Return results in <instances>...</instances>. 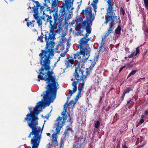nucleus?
<instances>
[{
    "label": "nucleus",
    "instance_id": "obj_1",
    "mask_svg": "<svg viewBox=\"0 0 148 148\" xmlns=\"http://www.w3.org/2000/svg\"><path fill=\"white\" fill-rule=\"evenodd\" d=\"M38 81H40V79H43L46 81L47 85L46 87L47 89L45 92L41 95L43 99L41 101L38 102L37 105L34 108L33 111L30 112L29 114H27L26 117L24 121L27 120L28 125L31 129V132L28 137L30 138L31 135L34 136L31 139V144L32 148H38L41 138L44 125L42 128L38 126L37 115L39 113L38 110L42 104H46L49 103V104L52 102L56 97V92L59 88V86L57 82V80L56 78H38Z\"/></svg>",
    "mask_w": 148,
    "mask_h": 148
},
{
    "label": "nucleus",
    "instance_id": "obj_2",
    "mask_svg": "<svg viewBox=\"0 0 148 148\" xmlns=\"http://www.w3.org/2000/svg\"><path fill=\"white\" fill-rule=\"evenodd\" d=\"M65 3H63L61 9L58 15V5L56 2H53L52 4L51 8L53 9L51 12H55L53 14V18H71L72 16V12L69 10L72 6L73 2L67 0L65 1Z\"/></svg>",
    "mask_w": 148,
    "mask_h": 148
},
{
    "label": "nucleus",
    "instance_id": "obj_3",
    "mask_svg": "<svg viewBox=\"0 0 148 148\" xmlns=\"http://www.w3.org/2000/svg\"><path fill=\"white\" fill-rule=\"evenodd\" d=\"M90 40L89 38L86 39V38H82L80 39L78 46L80 51L74 55L75 59H78L79 62L88 59L90 55V51L87 43Z\"/></svg>",
    "mask_w": 148,
    "mask_h": 148
},
{
    "label": "nucleus",
    "instance_id": "obj_4",
    "mask_svg": "<svg viewBox=\"0 0 148 148\" xmlns=\"http://www.w3.org/2000/svg\"><path fill=\"white\" fill-rule=\"evenodd\" d=\"M68 107V105L65 104L64 105V109L62 112V115L63 118V121H62V118L59 117L58 118L57 121L58 123L56 124L54 126V128L56 129L55 132L53 133L52 136V140L54 141H56L57 140V134L59 133L61 128L63 126V124L65 123V120H67V118L69 119V120L67 121L69 122V124H71L72 122V118L70 116L69 114L67 112V110Z\"/></svg>",
    "mask_w": 148,
    "mask_h": 148
},
{
    "label": "nucleus",
    "instance_id": "obj_5",
    "mask_svg": "<svg viewBox=\"0 0 148 148\" xmlns=\"http://www.w3.org/2000/svg\"><path fill=\"white\" fill-rule=\"evenodd\" d=\"M75 67V71L74 73V76L77 81H82L84 79L89 75L88 70L85 68L78 66L76 67V65H74Z\"/></svg>",
    "mask_w": 148,
    "mask_h": 148
},
{
    "label": "nucleus",
    "instance_id": "obj_6",
    "mask_svg": "<svg viewBox=\"0 0 148 148\" xmlns=\"http://www.w3.org/2000/svg\"><path fill=\"white\" fill-rule=\"evenodd\" d=\"M84 79H82V81H73V79L72 81H73V82L72 83V85L73 87V90H70L69 92V94L70 96H72V95L77 90V84L79 82H80V88L79 89V91L78 92L77 95L76 96L75 99V100H77L79 98L81 97V92L83 90V89L84 86Z\"/></svg>",
    "mask_w": 148,
    "mask_h": 148
},
{
    "label": "nucleus",
    "instance_id": "obj_7",
    "mask_svg": "<svg viewBox=\"0 0 148 148\" xmlns=\"http://www.w3.org/2000/svg\"><path fill=\"white\" fill-rule=\"evenodd\" d=\"M82 19H76V20L75 19V21H76V28L78 30H79L81 28L85 29V28H86V29L87 33L85 35V37L84 38H86L87 39V38L88 36L89 35V34L91 32V28L89 25V22H90V21H89L88 20V19H87L82 22L81 25H80L79 23L78 24V23L77 22V21H79V20L80 21V22H81L82 21Z\"/></svg>",
    "mask_w": 148,
    "mask_h": 148
},
{
    "label": "nucleus",
    "instance_id": "obj_8",
    "mask_svg": "<svg viewBox=\"0 0 148 148\" xmlns=\"http://www.w3.org/2000/svg\"><path fill=\"white\" fill-rule=\"evenodd\" d=\"M92 8L91 7H88L86 8L85 10H83L81 12V14L84 17H86V18H95L94 14H92Z\"/></svg>",
    "mask_w": 148,
    "mask_h": 148
},
{
    "label": "nucleus",
    "instance_id": "obj_9",
    "mask_svg": "<svg viewBox=\"0 0 148 148\" xmlns=\"http://www.w3.org/2000/svg\"><path fill=\"white\" fill-rule=\"evenodd\" d=\"M107 16L106 18H115L117 17L114 13V10L113 9H107Z\"/></svg>",
    "mask_w": 148,
    "mask_h": 148
},
{
    "label": "nucleus",
    "instance_id": "obj_10",
    "mask_svg": "<svg viewBox=\"0 0 148 148\" xmlns=\"http://www.w3.org/2000/svg\"><path fill=\"white\" fill-rule=\"evenodd\" d=\"M32 8L33 9V16L34 18H45L43 16L42 17L39 15L40 14L38 12V8H36L35 5Z\"/></svg>",
    "mask_w": 148,
    "mask_h": 148
},
{
    "label": "nucleus",
    "instance_id": "obj_11",
    "mask_svg": "<svg viewBox=\"0 0 148 148\" xmlns=\"http://www.w3.org/2000/svg\"><path fill=\"white\" fill-rule=\"evenodd\" d=\"M114 19H107V20L104 22L105 24L107 23L109 24V27L108 28H110L112 29V28L114 26Z\"/></svg>",
    "mask_w": 148,
    "mask_h": 148
},
{
    "label": "nucleus",
    "instance_id": "obj_12",
    "mask_svg": "<svg viewBox=\"0 0 148 148\" xmlns=\"http://www.w3.org/2000/svg\"><path fill=\"white\" fill-rule=\"evenodd\" d=\"M98 2V0H94L91 3V5H92L93 9V10L95 13L97 12L96 10L97 8V4Z\"/></svg>",
    "mask_w": 148,
    "mask_h": 148
},
{
    "label": "nucleus",
    "instance_id": "obj_13",
    "mask_svg": "<svg viewBox=\"0 0 148 148\" xmlns=\"http://www.w3.org/2000/svg\"><path fill=\"white\" fill-rule=\"evenodd\" d=\"M74 63V61L73 59H69L67 60H66L65 62V64L66 66L67 67H70L72 64H73Z\"/></svg>",
    "mask_w": 148,
    "mask_h": 148
},
{
    "label": "nucleus",
    "instance_id": "obj_14",
    "mask_svg": "<svg viewBox=\"0 0 148 148\" xmlns=\"http://www.w3.org/2000/svg\"><path fill=\"white\" fill-rule=\"evenodd\" d=\"M139 48L137 47L136 49V52L135 53L134 52H133L131 53V54H130L127 58H131L133 57L134 55L136 56V55L139 52Z\"/></svg>",
    "mask_w": 148,
    "mask_h": 148
},
{
    "label": "nucleus",
    "instance_id": "obj_15",
    "mask_svg": "<svg viewBox=\"0 0 148 148\" xmlns=\"http://www.w3.org/2000/svg\"><path fill=\"white\" fill-rule=\"evenodd\" d=\"M45 2V3H43V5L41 6L40 7V12L41 13L42 12V11L43 12V13L44 14V11H43L45 7L47 8V3H49L48 2Z\"/></svg>",
    "mask_w": 148,
    "mask_h": 148
},
{
    "label": "nucleus",
    "instance_id": "obj_16",
    "mask_svg": "<svg viewBox=\"0 0 148 148\" xmlns=\"http://www.w3.org/2000/svg\"><path fill=\"white\" fill-rule=\"evenodd\" d=\"M66 41V39L63 36H62V38L60 39V42L61 43H65Z\"/></svg>",
    "mask_w": 148,
    "mask_h": 148
},
{
    "label": "nucleus",
    "instance_id": "obj_17",
    "mask_svg": "<svg viewBox=\"0 0 148 148\" xmlns=\"http://www.w3.org/2000/svg\"><path fill=\"white\" fill-rule=\"evenodd\" d=\"M121 30V28L120 26H118L117 28L115 30V33L117 34H120V32Z\"/></svg>",
    "mask_w": 148,
    "mask_h": 148
},
{
    "label": "nucleus",
    "instance_id": "obj_18",
    "mask_svg": "<svg viewBox=\"0 0 148 148\" xmlns=\"http://www.w3.org/2000/svg\"><path fill=\"white\" fill-rule=\"evenodd\" d=\"M112 30V29H110V28H108L107 29V31L105 32L104 36L106 37L108 36L109 35V34L111 33Z\"/></svg>",
    "mask_w": 148,
    "mask_h": 148
},
{
    "label": "nucleus",
    "instance_id": "obj_19",
    "mask_svg": "<svg viewBox=\"0 0 148 148\" xmlns=\"http://www.w3.org/2000/svg\"><path fill=\"white\" fill-rule=\"evenodd\" d=\"M145 8L148 11V0H143Z\"/></svg>",
    "mask_w": 148,
    "mask_h": 148
},
{
    "label": "nucleus",
    "instance_id": "obj_20",
    "mask_svg": "<svg viewBox=\"0 0 148 148\" xmlns=\"http://www.w3.org/2000/svg\"><path fill=\"white\" fill-rule=\"evenodd\" d=\"M33 2L36 4V5H35L36 8H38L40 7V4L39 3L38 1H36L34 0H33Z\"/></svg>",
    "mask_w": 148,
    "mask_h": 148
},
{
    "label": "nucleus",
    "instance_id": "obj_21",
    "mask_svg": "<svg viewBox=\"0 0 148 148\" xmlns=\"http://www.w3.org/2000/svg\"><path fill=\"white\" fill-rule=\"evenodd\" d=\"M136 70H134L132 71L130 73L129 75H128L127 78H128L129 77L131 76V75H134L137 71Z\"/></svg>",
    "mask_w": 148,
    "mask_h": 148
},
{
    "label": "nucleus",
    "instance_id": "obj_22",
    "mask_svg": "<svg viewBox=\"0 0 148 148\" xmlns=\"http://www.w3.org/2000/svg\"><path fill=\"white\" fill-rule=\"evenodd\" d=\"M132 89L131 88H127L124 91L123 94L124 95L128 93Z\"/></svg>",
    "mask_w": 148,
    "mask_h": 148
},
{
    "label": "nucleus",
    "instance_id": "obj_23",
    "mask_svg": "<svg viewBox=\"0 0 148 148\" xmlns=\"http://www.w3.org/2000/svg\"><path fill=\"white\" fill-rule=\"evenodd\" d=\"M37 23L38 24L39 26H41L42 22L41 19H37Z\"/></svg>",
    "mask_w": 148,
    "mask_h": 148
},
{
    "label": "nucleus",
    "instance_id": "obj_24",
    "mask_svg": "<svg viewBox=\"0 0 148 148\" xmlns=\"http://www.w3.org/2000/svg\"><path fill=\"white\" fill-rule=\"evenodd\" d=\"M100 123L98 121H96L95 123V127L96 128H98L99 126Z\"/></svg>",
    "mask_w": 148,
    "mask_h": 148
},
{
    "label": "nucleus",
    "instance_id": "obj_25",
    "mask_svg": "<svg viewBox=\"0 0 148 148\" xmlns=\"http://www.w3.org/2000/svg\"><path fill=\"white\" fill-rule=\"evenodd\" d=\"M120 14H122L123 16L125 14V12L122 7H121L120 8Z\"/></svg>",
    "mask_w": 148,
    "mask_h": 148
},
{
    "label": "nucleus",
    "instance_id": "obj_26",
    "mask_svg": "<svg viewBox=\"0 0 148 148\" xmlns=\"http://www.w3.org/2000/svg\"><path fill=\"white\" fill-rule=\"evenodd\" d=\"M43 36H38V38L37 40L38 41H39L40 42H43V41L42 40L43 38Z\"/></svg>",
    "mask_w": 148,
    "mask_h": 148
},
{
    "label": "nucleus",
    "instance_id": "obj_27",
    "mask_svg": "<svg viewBox=\"0 0 148 148\" xmlns=\"http://www.w3.org/2000/svg\"><path fill=\"white\" fill-rule=\"evenodd\" d=\"M34 22V21H32V22H27V25L29 27V26L31 25L32 24V22Z\"/></svg>",
    "mask_w": 148,
    "mask_h": 148
},
{
    "label": "nucleus",
    "instance_id": "obj_28",
    "mask_svg": "<svg viewBox=\"0 0 148 148\" xmlns=\"http://www.w3.org/2000/svg\"><path fill=\"white\" fill-rule=\"evenodd\" d=\"M66 53V52H64L63 53H61L60 54L61 57H64L65 56Z\"/></svg>",
    "mask_w": 148,
    "mask_h": 148
},
{
    "label": "nucleus",
    "instance_id": "obj_29",
    "mask_svg": "<svg viewBox=\"0 0 148 148\" xmlns=\"http://www.w3.org/2000/svg\"><path fill=\"white\" fill-rule=\"evenodd\" d=\"M47 11H50V13H51V10H50V7H48L47 6Z\"/></svg>",
    "mask_w": 148,
    "mask_h": 148
},
{
    "label": "nucleus",
    "instance_id": "obj_30",
    "mask_svg": "<svg viewBox=\"0 0 148 148\" xmlns=\"http://www.w3.org/2000/svg\"><path fill=\"white\" fill-rule=\"evenodd\" d=\"M70 129V127L69 125H68L66 127V130L67 131H68Z\"/></svg>",
    "mask_w": 148,
    "mask_h": 148
},
{
    "label": "nucleus",
    "instance_id": "obj_31",
    "mask_svg": "<svg viewBox=\"0 0 148 148\" xmlns=\"http://www.w3.org/2000/svg\"><path fill=\"white\" fill-rule=\"evenodd\" d=\"M144 121V120L143 119H141L139 121V123H143Z\"/></svg>",
    "mask_w": 148,
    "mask_h": 148
},
{
    "label": "nucleus",
    "instance_id": "obj_32",
    "mask_svg": "<svg viewBox=\"0 0 148 148\" xmlns=\"http://www.w3.org/2000/svg\"><path fill=\"white\" fill-rule=\"evenodd\" d=\"M58 28L60 30V29L61 27V23H60L58 25Z\"/></svg>",
    "mask_w": 148,
    "mask_h": 148
},
{
    "label": "nucleus",
    "instance_id": "obj_33",
    "mask_svg": "<svg viewBox=\"0 0 148 148\" xmlns=\"http://www.w3.org/2000/svg\"><path fill=\"white\" fill-rule=\"evenodd\" d=\"M125 67V66H123V67H121L120 68L119 71V72H120L122 70V69H123Z\"/></svg>",
    "mask_w": 148,
    "mask_h": 148
},
{
    "label": "nucleus",
    "instance_id": "obj_34",
    "mask_svg": "<svg viewBox=\"0 0 148 148\" xmlns=\"http://www.w3.org/2000/svg\"><path fill=\"white\" fill-rule=\"evenodd\" d=\"M45 2H48L49 3L50 2V0H44Z\"/></svg>",
    "mask_w": 148,
    "mask_h": 148
},
{
    "label": "nucleus",
    "instance_id": "obj_35",
    "mask_svg": "<svg viewBox=\"0 0 148 148\" xmlns=\"http://www.w3.org/2000/svg\"><path fill=\"white\" fill-rule=\"evenodd\" d=\"M47 136H50L51 135L50 134V133H47Z\"/></svg>",
    "mask_w": 148,
    "mask_h": 148
},
{
    "label": "nucleus",
    "instance_id": "obj_36",
    "mask_svg": "<svg viewBox=\"0 0 148 148\" xmlns=\"http://www.w3.org/2000/svg\"><path fill=\"white\" fill-rule=\"evenodd\" d=\"M145 113L146 114H148V111H147V110L145 112Z\"/></svg>",
    "mask_w": 148,
    "mask_h": 148
},
{
    "label": "nucleus",
    "instance_id": "obj_37",
    "mask_svg": "<svg viewBox=\"0 0 148 148\" xmlns=\"http://www.w3.org/2000/svg\"><path fill=\"white\" fill-rule=\"evenodd\" d=\"M123 148H127V147H126L125 145L123 146Z\"/></svg>",
    "mask_w": 148,
    "mask_h": 148
},
{
    "label": "nucleus",
    "instance_id": "obj_38",
    "mask_svg": "<svg viewBox=\"0 0 148 148\" xmlns=\"http://www.w3.org/2000/svg\"><path fill=\"white\" fill-rule=\"evenodd\" d=\"M144 117V115H142L141 116V118L143 119Z\"/></svg>",
    "mask_w": 148,
    "mask_h": 148
},
{
    "label": "nucleus",
    "instance_id": "obj_39",
    "mask_svg": "<svg viewBox=\"0 0 148 148\" xmlns=\"http://www.w3.org/2000/svg\"><path fill=\"white\" fill-rule=\"evenodd\" d=\"M57 62H56L54 64V67L55 66H56V64H57Z\"/></svg>",
    "mask_w": 148,
    "mask_h": 148
},
{
    "label": "nucleus",
    "instance_id": "obj_40",
    "mask_svg": "<svg viewBox=\"0 0 148 148\" xmlns=\"http://www.w3.org/2000/svg\"><path fill=\"white\" fill-rule=\"evenodd\" d=\"M60 61V60H59V59H58L57 60V61L56 62H58V61Z\"/></svg>",
    "mask_w": 148,
    "mask_h": 148
},
{
    "label": "nucleus",
    "instance_id": "obj_41",
    "mask_svg": "<svg viewBox=\"0 0 148 148\" xmlns=\"http://www.w3.org/2000/svg\"><path fill=\"white\" fill-rule=\"evenodd\" d=\"M27 20H28V19H25V21H27Z\"/></svg>",
    "mask_w": 148,
    "mask_h": 148
},
{
    "label": "nucleus",
    "instance_id": "obj_42",
    "mask_svg": "<svg viewBox=\"0 0 148 148\" xmlns=\"http://www.w3.org/2000/svg\"><path fill=\"white\" fill-rule=\"evenodd\" d=\"M51 18V17L50 16L49 18Z\"/></svg>",
    "mask_w": 148,
    "mask_h": 148
},
{
    "label": "nucleus",
    "instance_id": "obj_43",
    "mask_svg": "<svg viewBox=\"0 0 148 148\" xmlns=\"http://www.w3.org/2000/svg\"><path fill=\"white\" fill-rule=\"evenodd\" d=\"M81 18V19H82V17H78V18Z\"/></svg>",
    "mask_w": 148,
    "mask_h": 148
},
{
    "label": "nucleus",
    "instance_id": "obj_44",
    "mask_svg": "<svg viewBox=\"0 0 148 148\" xmlns=\"http://www.w3.org/2000/svg\"><path fill=\"white\" fill-rule=\"evenodd\" d=\"M60 58H61V56H60V57H59L58 58V59H59V60H60Z\"/></svg>",
    "mask_w": 148,
    "mask_h": 148
},
{
    "label": "nucleus",
    "instance_id": "obj_45",
    "mask_svg": "<svg viewBox=\"0 0 148 148\" xmlns=\"http://www.w3.org/2000/svg\"><path fill=\"white\" fill-rule=\"evenodd\" d=\"M29 8H30V9H31V7L29 6Z\"/></svg>",
    "mask_w": 148,
    "mask_h": 148
},
{
    "label": "nucleus",
    "instance_id": "obj_46",
    "mask_svg": "<svg viewBox=\"0 0 148 148\" xmlns=\"http://www.w3.org/2000/svg\"><path fill=\"white\" fill-rule=\"evenodd\" d=\"M139 140V138H138L137 139V140Z\"/></svg>",
    "mask_w": 148,
    "mask_h": 148
},
{
    "label": "nucleus",
    "instance_id": "obj_47",
    "mask_svg": "<svg viewBox=\"0 0 148 148\" xmlns=\"http://www.w3.org/2000/svg\"><path fill=\"white\" fill-rule=\"evenodd\" d=\"M29 108V110H31V108Z\"/></svg>",
    "mask_w": 148,
    "mask_h": 148
},
{
    "label": "nucleus",
    "instance_id": "obj_48",
    "mask_svg": "<svg viewBox=\"0 0 148 148\" xmlns=\"http://www.w3.org/2000/svg\"><path fill=\"white\" fill-rule=\"evenodd\" d=\"M127 58V57H125V59H126V58Z\"/></svg>",
    "mask_w": 148,
    "mask_h": 148
},
{
    "label": "nucleus",
    "instance_id": "obj_49",
    "mask_svg": "<svg viewBox=\"0 0 148 148\" xmlns=\"http://www.w3.org/2000/svg\"><path fill=\"white\" fill-rule=\"evenodd\" d=\"M143 146H140V147H142Z\"/></svg>",
    "mask_w": 148,
    "mask_h": 148
},
{
    "label": "nucleus",
    "instance_id": "obj_50",
    "mask_svg": "<svg viewBox=\"0 0 148 148\" xmlns=\"http://www.w3.org/2000/svg\"><path fill=\"white\" fill-rule=\"evenodd\" d=\"M73 8H72L71 9V10H72V9Z\"/></svg>",
    "mask_w": 148,
    "mask_h": 148
}]
</instances>
